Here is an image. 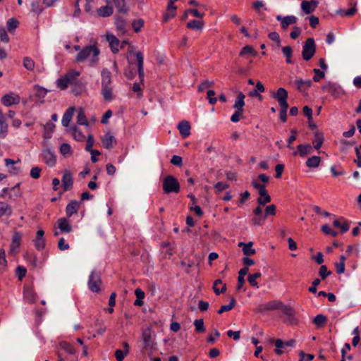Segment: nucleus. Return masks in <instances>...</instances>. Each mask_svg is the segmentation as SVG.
Listing matches in <instances>:
<instances>
[{"instance_id": "1", "label": "nucleus", "mask_w": 361, "mask_h": 361, "mask_svg": "<svg viewBox=\"0 0 361 361\" xmlns=\"http://www.w3.org/2000/svg\"><path fill=\"white\" fill-rule=\"evenodd\" d=\"M276 310H280L287 315L290 324H295V319L294 317L295 314V310L290 306L284 305L279 300H271L260 305L259 308V311H271Z\"/></svg>"}, {"instance_id": "2", "label": "nucleus", "mask_w": 361, "mask_h": 361, "mask_svg": "<svg viewBox=\"0 0 361 361\" xmlns=\"http://www.w3.org/2000/svg\"><path fill=\"white\" fill-rule=\"evenodd\" d=\"M100 51L98 47L93 44L85 47L76 55L75 61L81 63L89 59V63L91 66H94L97 64Z\"/></svg>"}, {"instance_id": "3", "label": "nucleus", "mask_w": 361, "mask_h": 361, "mask_svg": "<svg viewBox=\"0 0 361 361\" xmlns=\"http://www.w3.org/2000/svg\"><path fill=\"white\" fill-rule=\"evenodd\" d=\"M155 334L151 326L143 329L142 338L143 341V348L149 354H152L156 350L157 343L154 341Z\"/></svg>"}, {"instance_id": "4", "label": "nucleus", "mask_w": 361, "mask_h": 361, "mask_svg": "<svg viewBox=\"0 0 361 361\" xmlns=\"http://www.w3.org/2000/svg\"><path fill=\"white\" fill-rule=\"evenodd\" d=\"M162 188L164 194L178 193L180 185L176 177L169 175L164 177L162 180Z\"/></svg>"}, {"instance_id": "5", "label": "nucleus", "mask_w": 361, "mask_h": 361, "mask_svg": "<svg viewBox=\"0 0 361 361\" xmlns=\"http://www.w3.org/2000/svg\"><path fill=\"white\" fill-rule=\"evenodd\" d=\"M317 45L313 38H307L303 44L302 57L304 61H310L315 54Z\"/></svg>"}, {"instance_id": "6", "label": "nucleus", "mask_w": 361, "mask_h": 361, "mask_svg": "<svg viewBox=\"0 0 361 361\" xmlns=\"http://www.w3.org/2000/svg\"><path fill=\"white\" fill-rule=\"evenodd\" d=\"M102 280L100 274L96 271H92L88 281V287L90 290L94 293L100 291V286Z\"/></svg>"}, {"instance_id": "7", "label": "nucleus", "mask_w": 361, "mask_h": 361, "mask_svg": "<svg viewBox=\"0 0 361 361\" xmlns=\"http://www.w3.org/2000/svg\"><path fill=\"white\" fill-rule=\"evenodd\" d=\"M288 97V92L283 87H279L277 91L272 94V97L278 102L279 106L288 105L287 102Z\"/></svg>"}, {"instance_id": "8", "label": "nucleus", "mask_w": 361, "mask_h": 361, "mask_svg": "<svg viewBox=\"0 0 361 361\" xmlns=\"http://www.w3.org/2000/svg\"><path fill=\"white\" fill-rule=\"evenodd\" d=\"M322 90L327 91L335 98H338L343 94L341 87L334 83L329 82L327 85L322 86Z\"/></svg>"}, {"instance_id": "9", "label": "nucleus", "mask_w": 361, "mask_h": 361, "mask_svg": "<svg viewBox=\"0 0 361 361\" xmlns=\"http://www.w3.org/2000/svg\"><path fill=\"white\" fill-rule=\"evenodd\" d=\"M20 100V97L13 92L5 94L1 98V102L6 106H10L13 104H19Z\"/></svg>"}, {"instance_id": "10", "label": "nucleus", "mask_w": 361, "mask_h": 361, "mask_svg": "<svg viewBox=\"0 0 361 361\" xmlns=\"http://www.w3.org/2000/svg\"><path fill=\"white\" fill-rule=\"evenodd\" d=\"M42 156L43 160L49 166H54L56 164V157L49 148L43 149L42 152Z\"/></svg>"}, {"instance_id": "11", "label": "nucleus", "mask_w": 361, "mask_h": 361, "mask_svg": "<svg viewBox=\"0 0 361 361\" xmlns=\"http://www.w3.org/2000/svg\"><path fill=\"white\" fill-rule=\"evenodd\" d=\"M177 128L183 138H186L190 135L191 126L189 121L186 120L180 121Z\"/></svg>"}, {"instance_id": "12", "label": "nucleus", "mask_w": 361, "mask_h": 361, "mask_svg": "<svg viewBox=\"0 0 361 361\" xmlns=\"http://www.w3.org/2000/svg\"><path fill=\"white\" fill-rule=\"evenodd\" d=\"M102 143L104 148L107 149H112L116 145V140L114 135L107 133L102 139Z\"/></svg>"}, {"instance_id": "13", "label": "nucleus", "mask_w": 361, "mask_h": 361, "mask_svg": "<svg viewBox=\"0 0 361 361\" xmlns=\"http://www.w3.org/2000/svg\"><path fill=\"white\" fill-rule=\"evenodd\" d=\"M134 54L136 57L139 78H140L141 82H142L144 76H145L144 68H143V63H144L143 55L141 51L135 52Z\"/></svg>"}, {"instance_id": "14", "label": "nucleus", "mask_w": 361, "mask_h": 361, "mask_svg": "<svg viewBox=\"0 0 361 361\" xmlns=\"http://www.w3.org/2000/svg\"><path fill=\"white\" fill-rule=\"evenodd\" d=\"M62 183L65 191L69 190L73 187V180L70 171H66L62 178Z\"/></svg>"}, {"instance_id": "15", "label": "nucleus", "mask_w": 361, "mask_h": 361, "mask_svg": "<svg viewBox=\"0 0 361 361\" xmlns=\"http://www.w3.org/2000/svg\"><path fill=\"white\" fill-rule=\"evenodd\" d=\"M295 85L299 92L305 93L312 86V82L310 80L298 79L295 81Z\"/></svg>"}, {"instance_id": "16", "label": "nucleus", "mask_w": 361, "mask_h": 361, "mask_svg": "<svg viewBox=\"0 0 361 361\" xmlns=\"http://www.w3.org/2000/svg\"><path fill=\"white\" fill-rule=\"evenodd\" d=\"M22 235L19 232H14L12 238V242L10 245L9 252L11 254L15 253L16 250L18 249L21 243Z\"/></svg>"}, {"instance_id": "17", "label": "nucleus", "mask_w": 361, "mask_h": 361, "mask_svg": "<svg viewBox=\"0 0 361 361\" xmlns=\"http://www.w3.org/2000/svg\"><path fill=\"white\" fill-rule=\"evenodd\" d=\"M324 141V136L322 132L317 130L314 133V140H312L313 147L315 149L319 150Z\"/></svg>"}, {"instance_id": "18", "label": "nucleus", "mask_w": 361, "mask_h": 361, "mask_svg": "<svg viewBox=\"0 0 361 361\" xmlns=\"http://www.w3.org/2000/svg\"><path fill=\"white\" fill-rule=\"evenodd\" d=\"M80 208V203L76 200H71L66 206V212L68 217L76 214Z\"/></svg>"}, {"instance_id": "19", "label": "nucleus", "mask_w": 361, "mask_h": 361, "mask_svg": "<svg viewBox=\"0 0 361 361\" xmlns=\"http://www.w3.org/2000/svg\"><path fill=\"white\" fill-rule=\"evenodd\" d=\"M58 227L62 233H71L72 226L66 218H61L57 221Z\"/></svg>"}, {"instance_id": "20", "label": "nucleus", "mask_w": 361, "mask_h": 361, "mask_svg": "<svg viewBox=\"0 0 361 361\" xmlns=\"http://www.w3.org/2000/svg\"><path fill=\"white\" fill-rule=\"evenodd\" d=\"M102 87H110L111 84V73L107 68H103L101 73Z\"/></svg>"}, {"instance_id": "21", "label": "nucleus", "mask_w": 361, "mask_h": 361, "mask_svg": "<svg viewBox=\"0 0 361 361\" xmlns=\"http://www.w3.org/2000/svg\"><path fill=\"white\" fill-rule=\"evenodd\" d=\"M297 148H298V151L294 152L293 155L296 156L298 154H299V155L301 157H305L308 154H310L311 152L312 147L311 146L310 144H305V145H299Z\"/></svg>"}, {"instance_id": "22", "label": "nucleus", "mask_w": 361, "mask_h": 361, "mask_svg": "<svg viewBox=\"0 0 361 361\" xmlns=\"http://www.w3.org/2000/svg\"><path fill=\"white\" fill-rule=\"evenodd\" d=\"M107 41L109 44V47L114 54H116L118 51L119 40L113 35H108L106 36Z\"/></svg>"}, {"instance_id": "23", "label": "nucleus", "mask_w": 361, "mask_h": 361, "mask_svg": "<svg viewBox=\"0 0 361 361\" xmlns=\"http://www.w3.org/2000/svg\"><path fill=\"white\" fill-rule=\"evenodd\" d=\"M252 245L253 243L251 241L248 242L247 243L240 242L238 243V247L243 248V252L245 255L249 256L253 255L256 253V250L252 248Z\"/></svg>"}, {"instance_id": "24", "label": "nucleus", "mask_w": 361, "mask_h": 361, "mask_svg": "<svg viewBox=\"0 0 361 361\" xmlns=\"http://www.w3.org/2000/svg\"><path fill=\"white\" fill-rule=\"evenodd\" d=\"M114 9L111 6L107 4L105 6H102L97 9V13L99 17H109L113 14Z\"/></svg>"}, {"instance_id": "25", "label": "nucleus", "mask_w": 361, "mask_h": 361, "mask_svg": "<svg viewBox=\"0 0 361 361\" xmlns=\"http://www.w3.org/2000/svg\"><path fill=\"white\" fill-rule=\"evenodd\" d=\"M75 110V109L74 106H71L66 111V112L64 113V114L63 116V118H62V125L63 126H65V127L68 126V125L72 119V117H73Z\"/></svg>"}, {"instance_id": "26", "label": "nucleus", "mask_w": 361, "mask_h": 361, "mask_svg": "<svg viewBox=\"0 0 361 361\" xmlns=\"http://www.w3.org/2000/svg\"><path fill=\"white\" fill-rule=\"evenodd\" d=\"M249 271L248 267H243L238 272V285H237V290H240L245 284V276L247 274Z\"/></svg>"}, {"instance_id": "27", "label": "nucleus", "mask_w": 361, "mask_h": 361, "mask_svg": "<svg viewBox=\"0 0 361 361\" xmlns=\"http://www.w3.org/2000/svg\"><path fill=\"white\" fill-rule=\"evenodd\" d=\"M108 4L113 3L119 13H126L128 9L125 7V0H106Z\"/></svg>"}, {"instance_id": "28", "label": "nucleus", "mask_w": 361, "mask_h": 361, "mask_svg": "<svg viewBox=\"0 0 361 361\" xmlns=\"http://www.w3.org/2000/svg\"><path fill=\"white\" fill-rule=\"evenodd\" d=\"M245 96L242 92H238L233 108L240 111H244L243 107L245 106Z\"/></svg>"}, {"instance_id": "29", "label": "nucleus", "mask_w": 361, "mask_h": 361, "mask_svg": "<svg viewBox=\"0 0 361 361\" xmlns=\"http://www.w3.org/2000/svg\"><path fill=\"white\" fill-rule=\"evenodd\" d=\"M115 23L117 30L121 34H125L126 32V22L123 18L121 16H116Z\"/></svg>"}, {"instance_id": "30", "label": "nucleus", "mask_w": 361, "mask_h": 361, "mask_svg": "<svg viewBox=\"0 0 361 361\" xmlns=\"http://www.w3.org/2000/svg\"><path fill=\"white\" fill-rule=\"evenodd\" d=\"M80 75V73L77 71L71 70L66 74L65 77L70 83V85L75 84L77 82V78Z\"/></svg>"}, {"instance_id": "31", "label": "nucleus", "mask_w": 361, "mask_h": 361, "mask_svg": "<svg viewBox=\"0 0 361 361\" xmlns=\"http://www.w3.org/2000/svg\"><path fill=\"white\" fill-rule=\"evenodd\" d=\"M12 208L8 203L0 202V218L4 215L11 216Z\"/></svg>"}, {"instance_id": "32", "label": "nucleus", "mask_w": 361, "mask_h": 361, "mask_svg": "<svg viewBox=\"0 0 361 361\" xmlns=\"http://www.w3.org/2000/svg\"><path fill=\"white\" fill-rule=\"evenodd\" d=\"M321 158L319 156H312L306 161V166L308 168H317L319 166Z\"/></svg>"}, {"instance_id": "33", "label": "nucleus", "mask_w": 361, "mask_h": 361, "mask_svg": "<svg viewBox=\"0 0 361 361\" xmlns=\"http://www.w3.org/2000/svg\"><path fill=\"white\" fill-rule=\"evenodd\" d=\"M101 93L104 97V101L109 102L113 99L114 94L112 87L111 86L102 87Z\"/></svg>"}, {"instance_id": "34", "label": "nucleus", "mask_w": 361, "mask_h": 361, "mask_svg": "<svg viewBox=\"0 0 361 361\" xmlns=\"http://www.w3.org/2000/svg\"><path fill=\"white\" fill-rule=\"evenodd\" d=\"M7 267L5 250L0 249V274H2L7 269Z\"/></svg>"}, {"instance_id": "35", "label": "nucleus", "mask_w": 361, "mask_h": 361, "mask_svg": "<svg viewBox=\"0 0 361 361\" xmlns=\"http://www.w3.org/2000/svg\"><path fill=\"white\" fill-rule=\"evenodd\" d=\"M24 298L27 300V302L30 303H33L36 300V293L31 288H25Z\"/></svg>"}, {"instance_id": "36", "label": "nucleus", "mask_w": 361, "mask_h": 361, "mask_svg": "<svg viewBox=\"0 0 361 361\" xmlns=\"http://www.w3.org/2000/svg\"><path fill=\"white\" fill-rule=\"evenodd\" d=\"M55 125L53 123L48 122L44 126V134L43 137L45 139H49L51 137V133L54 130Z\"/></svg>"}, {"instance_id": "37", "label": "nucleus", "mask_w": 361, "mask_h": 361, "mask_svg": "<svg viewBox=\"0 0 361 361\" xmlns=\"http://www.w3.org/2000/svg\"><path fill=\"white\" fill-rule=\"evenodd\" d=\"M236 305V300L233 296H231L230 298V303L228 305H222L220 309L218 310L219 314H222L224 312H228L231 310Z\"/></svg>"}, {"instance_id": "38", "label": "nucleus", "mask_w": 361, "mask_h": 361, "mask_svg": "<svg viewBox=\"0 0 361 361\" xmlns=\"http://www.w3.org/2000/svg\"><path fill=\"white\" fill-rule=\"evenodd\" d=\"M204 27V22L202 20H190L187 23V27L192 30H201Z\"/></svg>"}, {"instance_id": "39", "label": "nucleus", "mask_w": 361, "mask_h": 361, "mask_svg": "<svg viewBox=\"0 0 361 361\" xmlns=\"http://www.w3.org/2000/svg\"><path fill=\"white\" fill-rule=\"evenodd\" d=\"M6 26L8 32L13 33L19 26V21L16 18H11L7 20Z\"/></svg>"}, {"instance_id": "40", "label": "nucleus", "mask_w": 361, "mask_h": 361, "mask_svg": "<svg viewBox=\"0 0 361 361\" xmlns=\"http://www.w3.org/2000/svg\"><path fill=\"white\" fill-rule=\"evenodd\" d=\"M59 346L61 349L65 350L67 353L70 355H74L75 353V350L74 347L69 343L66 341H62L59 343Z\"/></svg>"}, {"instance_id": "41", "label": "nucleus", "mask_w": 361, "mask_h": 361, "mask_svg": "<svg viewBox=\"0 0 361 361\" xmlns=\"http://www.w3.org/2000/svg\"><path fill=\"white\" fill-rule=\"evenodd\" d=\"M326 322H327V317L324 314H318L313 319V323L317 327L324 326L326 323Z\"/></svg>"}, {"instance_id": "42", "label": "nucleus", "mask_w": 361, "mask_h": 361, "mask_svg": "<svg viewBox=\"0 0 361 361\" xmlns=\"http://www.w3.org/2000/svg\"><path fill=\"white\" fill-rule=\"evenodd\" d=\"M252 185L254 188L258 189L259 194L260 196L269 194L266 189V186L264 185L260 184L258 182H257L256 180H253L252 182Z\"/></svg>"}, {"instance_id": "43", "label": "nucleus", "mask_w": 361, "mask_h": 361, "mask_svg": "<svg viewBox=\"0 0 361 361\" xmlns=\"http://www.w3.org/2000/svg\"><path fill=\"white\" fill-rule=\"evenodd\" d=\"M23 66L28 71H32L35 68V61L30 57L26 56L23 58Z\"/></svg>"}, {"instance_id": "44", "label": "nucleus", "mask_w": 361, "mask_h": 361, "mask_svg": "<svg viewBox=\"0 0 361 361\" xmlns=\"http://www.w3.org/2000/svg\"><path fill=\"white\" fill-rule=\"evenodd\" d=\"M60 152L64 157L71 156L73 153L71 147L68 143H63L60 147Z\"/></svg>"}, {"instance_id": "45", "label": "nucleus", "mask_w": 361, "mask_h": 361, "mask_svg": "<svg viewBox=\"0 0 361 361\" xmlns=\"http://www.w3.org/2000/svg\"><path fill=\"white\" fill-rule=\"evenodd\" d=\"M193 324L195 327V331L197 333L200 334L205 332L206 329L204 325L203 319H195Z\"/></svg>"}, {"instance_id": "46", "label": "nucleus", "mask_w": 361, "mask_h": 361, "mask_svg": "<svg viewBox=\"0 0 361 361\" xmlns=\"http://www.w3.org/2000/svg\"><path fill=\"white\" fill-rule=\"evenodd\" d=\"M73 136L74 139L79 142H82L85 140V135L82 133L75 126L72 128Z\"/></svg>"}, {"instance_id": "47", "label": "nucleus", "mask_w": 361, "mask_h": 361, "mask_svg": "<svg viewBox=\"0 0 361 361\" xmlns=\"http://www.w3.org/2000/svg\"><path fill=\"white\" fill-rule=\"evenodd\" d=\"M245 54H250L253 56H257V52L252 48V46L246 45L242 49V50L240 51V52L239 54V55L241 56Z\"/></svg>"}, {"instance_id": "48", "label": "nucleus", "mask_w": 361, "mask_h": 361, "mask_svg": "<svg viewBox=\"0 0 361 361\" xmlns=\"http://www.w3.org/2000/svg\"><path fill=\"white\" fill-rule=\"evenodd\" d=\"M282 52L286 58V63H292L291 56H292V54H293L292 47L290 46L284 47L282 49Z\"/></svg>"}, {"instance_id": "49", "label": "nucleus", "mask_w": 361, "mask_h": 361, "mask_svg": "<svg viewBox=\"0 0 361 361\" xmlns=\"http://www.w3.org/2000/svg\"><path fill=\"white\" fill-rule=\"evenodd\" d=\"M260 276H261V273L256 272L254 274H250L248 276L247 281L252 286L258 288L259 286H258V283L256 281V279L259 278Z\"/></svg>"}, {"instance_id": "50", "label": "nucleus", "mask_w": 361, "mask_h": 361, "mask_svg": "<svg viewBox=\"0 0 361 361\" xmlns=\"http://www.w3.org/2000/svg\"><path fill=\"white\" fill-rule=\"evenodd\" d=\"M34 89L35 90V95L39 99H42V98L45 97V96L48 92L47 89H45L41 86H39L37 85L34 86Z\"/></svg>"}, {"instance_id": "51", "label": "nucleus", "mask_w": 361, "mask_h": 361, "mask_svg": "<svg viewBox=\"0 0 361 361\" xmlns=\"http://www.w3.org/2000/svg\"><path fill=\"white\" fill-rule=\"evenodd\" d=\"M144 20L142 18H139L138 20H135L132 23V27L135 32L137 33L141 30V28L144 26Z\"/></svg>"}, {"instance_id": "52", "label": "nucleus", "mask_w": 361, "mask_h": 361, "mask_svg": "<svg viewBox=\"0 0 361 361\" xmlns=\"http://www.w3.org/2000/svg\"><path fill=\"white\" fill-rule=\"evenodd\" d=\"M219 284H222L221 279H216V281H214L213 289H214V293L216 295H219L220 293H224L226 291V285L224 284L221 289L219 290L218 288H216V285H219Z\"/></svg>"}, {"instance_id": "53", "label": "nucleus", "mask_w": 361, "mask_h": 361, "mask_svg": "<svg viewBox=\"0 0 361 361\" xmlns=\"http://www.w3.org/2000/svg\"><path fill=\"white\" fill-rule=\"evenodd\" d=\"M301 8L305 14L312 13L314 10L312 7L311 4L308 1H302L301 3Z\"/></svg>"}, {"instance_id": "54", "label": "nucleus", "mask_w": 361, "mask_h": 361, "mask_svg": "<svg viewBox=\"0 0 361 361\" xmlns=\"http://www.w3.org/2000/svg\"><path fill=\"white\" fill-rule=\"evenodd\" d=\"M70 85L65 75L59 78L56 81V85L61 90H65Z\"/></svg>"}, {"instance_id": "55", "label": "nucleus", "mask_w": 361, "mask_h": 361, "mask_svg": "<svg viewBox=\"0 0 361 361\" xmlns=\"http://www.w3.org/2000/svg\"><path fill=\"white\" fill-rule=\"evenodd\" d=\"M332 272L327 270L326 265H322L319 270V275L322 280L326 279L329 276L331 275Z\"/></svg>"}, {"instance_id": "56", "label": "nucleus", "mask_w": 361, "mask_h": 361, "mask_svg": "<svg viewBox=\"0 0 361 361\" xmlns=\"http://www.w3.org/2000/svg\"><path fill=\"white\" fill-rule=\"evenodd\" d=\"M252 8L258 13L259 15L263 16L264 14L261 12V8L267 10L264 3L262 1H256L252 3Z\"/></svg>"}, {"instance_id": "57", "label": "nucleus", "mask_w": 361, "mask_h": 361, "mask_svg": "<svg viewBox=\"0 0 361 361\" xmlns=\"http://www.w3.org/2000/svg\"><path fill=\"white\" fill-rule=\"evenodd\" d=\"M31 6H32V11L37 14H40L44 10V8L42 7V6L41 5V4L39 1H35L32 2Z\"/></svg>"}, {"instance_id": "58", "label": "nucleus", "mask_w": 361, "mask_h": 361, "mask_svg": "<svg viewBox=\"0 0 361 361\" xmlns=\"http://www.w3.org/2000/svg\"><path fill=\"white\" fill-rule=\"evenodd\" d=\"M271 201V197L269 194H267L265 195L259 196L257 199V202L259 205H266L267 204L269 203Z\"/></svg>"}, {"instance_id": "59", "label": "nucleus", "mask_w": 361, "mask_h": 361, "mask_svg": "<svg viewBox=\"0 0 361 361\" xmlns=\"http://www.w3.org/2000/svg\"><path fill=\"white\" fill-rule=\"evenodd\" d=\"M357 11V8H356V3L354 4L352 8H350V9H348L346 11H344V10H340L338 11L337 13L338 14H340L341 16H353L355 13V12Z\"/></svg>"}, {"instance_id": "60", "label": "nucleus", "mask_w": 361, "mask_h": 361, "mask_svg": "<svg viewBox=\"0 0 361 361\" xmlns=\"http://www.w3.org/2000/svg\"><path fill=\"white\" fill-rule=\"evenodd\" d=\"M77 123L80 125H88L87 118L85 115V113L82 110L80 111L78 114Z\"/></svg>"}, {"instance_id": "61", "label": "nucleus", "mask_w": 361, "mask_h": 361, "mask_svg": "<svg viewBox=\"0 0 361 361\" xmlns=\"http://www.w3.org/2000/svg\"><path fill=\"white\" fill-rule=\"evenodd\" d=\"M322 231L326 235H330L332 237H336L338 235V233L334 230H332L328 224H324L322 226Z\"/></svg>"}, {"instance_id": "62", "label": "nucleus", "mask_w": 361, "mask_h": 361, "mask_svg": "<svg viewBox=\"0 0 361 361\" xmlns=\"http://www.w3.org/2000/svg\"><path fill=\"white\" fill-rule=\"evenodd\" d=\"M276 207L275 204H270L265 208L264 217L267 219V216H274L276 214Z\"/></svg>"}, {"instance_id": "63", "label": "nucleus", "mask_w": 361, "mask_h": 361, "mask_svg": "<svg viewBox=\"0 0 361 361\" xmlns=\"http://www.w3.org/2000/svg\"><path fill=\"white\" fill-rule=\"evenodd\" d=\"M313 72L315 73V75L313 77V80L314 82H319L322 78H324L325 77L324 72L318 68H314L313 70Z\"/></svg>"}, {"instance_id": "64", "label": "nucleus", "mask_w": 361, "mask_h": 361, "mask_svg": "<svg viewBox=\"0 0 361 361\" xmlns=\"http://www.w3.org/2000/svg\"><path fill=\"white\" fill-rule=\"evenodd\" d=\"M300 359L299 361H312L314 356L312 354H306L303 351L299 353Z\"/></svg>"}]
</instances>
